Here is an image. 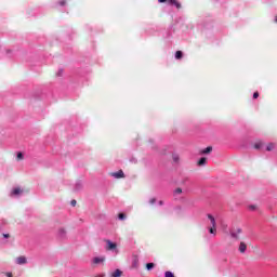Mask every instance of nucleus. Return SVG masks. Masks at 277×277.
<instances>
[{
    "mask_svg": "<svg viewBox=\"0 0 277 277\" xmlns=\"http://www.w3.org/2000/svg\"><path fill=\"white\" fill-rule=\"evenodd\" d=\"M208 220L210 222L208 230L210 235H213L215 237L217 235V222L215 221V216L212 214H208Z\"/></svg>",
    "mask_w": 277,
    "mask_h": 277,
    "instance_id": "nucleus-1",
    "label": "nucleus"
},
{
    "mask_svg": "<svg viewBox=\"0 0 277 277\" xmlns=\"http://www.w3.org/2000/svg\"><path fill=\"white\" fill-rule=\"evenodd\" d=\"M105 250L108 252H115V254H118V245L109 239L105 240Z\"/></svg>",
    "mask_w": 277,
    "mask_h": 277,
    "instance_id": "nucleus-2",
    "label": "nucleus"
},
{
    "mask_svg": "<svg viewBox=\"0 0 277 277\" xmlns=\"http://www.w3.org/2000/svg\"><path fill=\"white\" fill-rule=\"evenodd\" d=\"M25 194V189H23L21 186H16L12 188L10 196L11 198H21Z\"/></svg>",
    "mask_w": 277,
    "mask_h": 277,
    "instance_id": "nucleus-3",
    "label": "nucleus"
},
{
    "mask_svg": "<svg viewBox=\"0 0 277 277\" xmlns=\"http://www.w3.org/2000/svg\"><path fill=\"white\" fill-rule=\"evenodd\" d=\"M242 229L240 227H234L229 230V235L232 239H235L236 241H239V235H241Z\"/></svg>",
    "mask_w": 277,
    "mask_h": 277,
    "instance_id": "nucleus-4",
    "label": "nucleus"
},
{
    "mask_svg": "<svg viewBox=\"0 0 277 277\" xmlns=\"http://www.w3.org/2000/svg\"><path fill=\"white\" fill-rule=\"evenodd\" d=\"M168 1L169 5H175L177 10H181L182 5L179 0H158L159 3H166Z\"/></svg>",
    "mask_w": 277,
    "mask_h": 277,
    "instance_id": "nucleus-5",
    "label": "nucleus"
},
{
    "mask_svg": "<svg viewBox=\"0 0 277 277\" xmlns=\"http://www.w3.org/2000/svg\"><path fill=\"white\" fill-rule=\"evenodd\" d=\"M67 234H68V232L66 230V227H58L57 233H56V235L60 239H66Z\"/></svg>",
    "mask_w": 277,
    "mask_h": 277,
    "instance_id": "nucleus-6",
    "label": "nucleus"
},
{
    "mask_svg": "<svg viewBox=\"0 0 277 277\" xmlns=\"http://www.w3.org/2000/svg\"><path fill=\"white\" fill-rule=\"evenodd\" d=\"M16 265H27V258L25 255H21L15 259Z\"/></svg>",
    "mask_w": 277,
    "mask_h": 277,
    "instance_id": "nucleus-7",
    "label": "nucleus"
},
{
    "mask_svg": "<svg viewBox=\"0 0 277 277\" xmlns=\"http://www.w3.org/2000/svg\"><path fill=\"white\" fill-rule=\"evenodd\" d=\"M110 176H113V179H124V171L119 170L117 172H113L110 173Z\"/></svg>",
    "mask_w": 277,
    "mask_h": 277,
    "instance_id": "nucleus-8",
    "label": "nucleus"
},
{
    "mask_svg": "<svg viewBox=\"0 0 277 277\" xmlns=\"http://www.w3.org/2000/svg\"><path fill=\"white\" fill-rule=\"evenodd\" d=\"M81 189H83V182L79 180L75 183L74 192H81Z\"/></svg>",
    "mask_w": 277,
    "mask_h": 277,
    "instance_id": "nucleus-9",
    "label": "nucleus"
},
{
    "mask_svg": "<svg viewBox=\"0 0 277 277\" xmlns=\"http://www.w3.org/2000/svg\"><path fill=\"white\" fill-rule=\"evenodd\" d=\"M92 263H94V265H101V263H105V256H95L93 258Z\"/></svg>",
    "mask_w": 277,
    "mask_h": 277,
    "instance_id": "nucleus-10",
    "label": "nucleus"
},
{
    "mask_svg": "<svg viewBox=\"0 0 277 277\" xmlns=\"http://www.w3.org/2000/svg\"><path fill=\"white\" fill-rule=\"evenodd\" d=\"M238 250L241 254H246V250H248V245H246V242H240Z\"/></svg>",
    "mask_w": 277,
    "mask_h": 277,
    "instance_id": "nucleus-11",
    "label": "nucleus"
},
{
    "mask_svg": "<svg viewBox=\"0 0 277 277\" xmlns=\"http://www.w3.org/2000/svg\"><path fill=\"white\" fill-rule=\"evenodd\" d=\"M120 276H122V271L118 268L110 274V277H120Z\"/></svg>",
    "mask_w": 277,
    "mask_h": 277,
    "instance_id": "nucleus-12",
    "label": "nucleus"
},
{
    "mask_svg": "<svg viewBox=\"0 0 277 277\" xmlns=\"http://www.w3.org/2000/svg\"><path fill=\"white\" fill-rule=\"evenodd\" d=\"M212 150H213V147L208 146L207 148H205V149L201 151V155H209V153H211Z\"/></svg>",
    "mask_w": 277,
    "mask_h": 277,
    "instance_id": "nucleus-13",
    "label": "nucleus"
},
{
    "mask_svg": "<svg viewBox=\"0 0 277 277\" xmlns=\"http://www.w3.org/2000/svg\"><path fill=\"white\" fill-rule=\"evenodd\" d=\"M181 194H183V189H182V188H176V189L173 192L174 198H176L177 196H181Z\"/></svg>",
    "mask_w": 277,
    "mask_h": 277,
    "instance_id": "nucleus-14",
    "label": "nucleus"
},
{
    "mask_svg": "<svg viewBox=\"0 0 277 277\" xmlns=\"http://www.w3.org/2000/svg\"><path fill=\"white\" fill-rule=\"evenodd\" d=\"M172 159L175 163H179V161H181V157L179 156V154H173Z\"/></svg>",
    "mask_w": 277,
    "mask_h": 277,
    "instance_id": "nucleus-15",
    "label": "nucleus"
},
{
    "mask_svg": "<svg viewBox=\"0 0 277 277\" xmlns=\"http://www.w3.org/2000/svg\"><path fill=\"white\" fill-rule=\"evenodd\" d=\"M254 148H255V150H261V148H263V142L255 143Z\"/></svg>",
    "mask_w": 277,
    "mask_h": 277,
    "instance_id": "nucleus-16",
    "label": "nucleus"
},
{
    "mask_svg": "<svg viewBox=\"0 0 277 277\" xmlns=\"http://www.w3.org/2000/svg\"><path fill=\"white\" fill-rule=\"evenodd\" d=\"M198 166H207V158L202 157L198 161Z\"/></svg>",
    "mask_w": 277,
    "mask_h": 277,
    "instance_id": "nucleus-17",
    "label": "nucleus"
},
{
    "mask_svg": "<svg viewBox=\"0 0 277 277\" xmlns=\"http://www.w3.org/2000/svg\"><path fill=\"white\" fill-rule=\"evenodd\" d=\"M183 57V52L182 51H176L175 52V60H181Z\"/></svg>",
    "mask_w": 277,
    "mask_h": 277,
    "instance_id": "nucleus-18",
    "label": "nucleus"
},
{
    "mask_svg": "<svg viewBox=\"0 0 277 277\" xmlns=\"http://www.w3.org/2000/svg\"><path fill=\"white\" fill-rule=\"evenodd\" d=\"M155 268V263H147L146 264V269L148 271V272H150V269H154Z\"/></svg>",
    "mask_w": 277,
    "mask_h": 277,
    "instance_id": "nucleus-19",
    "label": "nucleus"
},
{
    "mask_svg": "<svg viewBox=\"0 0 277 277\" xmlns=\"http://www.w3.org/2000/svg\"><path fill=\"white\" fill-rule=\"evenodd\" d=\"M274 148H275L274 143H269V144L266 146V150H267L268 153L272 151Z\"/></svg>",
    "mask_w": 277,
    "mask_h": 277,
    "instance_id": "nucleus-20",
    "label": "nucleus"
},
{
    "mask_svg": "<svg viewBox=\"0 0 277 277\" xmlns=\"http://www.w3.org/2000/svg\"><path fill=\"white\" fill-rule=\"evenodd\" d=\"M118 220H121V221L127 220V214H124V213H119V214H118Z\"/></svg>",
    "mask_w": 277,
    "mask_h": 277,
    "instance_id": "nucleus-21",
    "label": "nucleus"
},
{
    "mask_svg": "<svg viewBox=\"0 0 277 277\" xmlns=\"http://www.w3.org/2000/svg\"><path fill=\"white\" fill-rule=\"evenodd\" d=\"M16 159L17 161H23L24 159L23 153H17Z\"/></svg>",
    "mask_w": 277,
    "mask_h": 277,
    "instance_id": "nucleus-22",
    "label": "nucleus"
},
{
    "mask_svg": "<svg viewBox=\"0 0 277 277\" xmlns=\"http://www.w3.org/2000/svg\"><path fill=\"white\" fill-rule=\"evenodd\" d=\"M164 277H175V276H174V273H172V272H170V271H167V272L164 273Z\"/></svg>",
    "mask_w": 277,
    "mask_h": 277,
    "instance_id": "nucleus-23",
    "label": "nucleus"
},
{
    "mask_svg": "<svg viewBox=\"0 0 277 277\" xmlns=\"http://www.w3.org/2000/svg\"><path fill=\"white\" fill-rule=\"evenodd\" d=\"M58 5H61L62 8H64V5H66V0H61V1L58 2Z\"/></svg>",
    "mask_w": 277,
    "mask_h": 277,
    "instance_id": "nucleus-24",
    "label": "nucleus"
},
{
    "mask_svg": "<svg viewBox=\"0 0 277 277\" xmlns=\"http://www.w3.org/2000/svg\"><path fill=\"white\" fill-rule=\"evenodd\" d=\"M249 209H250V211H256V206L251 205V206H249Z\"/></svg>",
    "mask_w": 277,
    "mask_h": 277,
    "instance_id": "nucleus-25",
    "label": "nucleus"
},
{
    "mask_svg": "<svg viewBox=\"0 0 277 277\" xmlns=\"http://www.w3.org/2000/svg\"><path fill=\"white\" fill-rule=\"evenodd\" d=\"M155 202H157V199H156V198L149 199V205H155Z\"/></svg>",
    "mask_w": 277,
    "mask_h": 277,
    "instance_id": "nucleus-26",
    "label": "nucleus"
},
{
    "mask_svg": "<svg viewBox=\"0 0 277 277\" xmlns=\"http://www.w3.org/2000/svg\"><path fill=\"white\" fill-rule=\"evenodd\" d=\"M77 206V200H71V207H76Z\"/></svg>",
    "mask_w": 277,
    "mask_h": 277,
    "instance_id": "nucleus-27",
    "label": "nucleus"
},
{
    "mask_svg": "<svg viewBox=\"0 0 277 277\" xmlns=\"http://www.w3.org/2000/svg\"><path fill=\"white\" fill-rule=\"evenodd\" d=\"M3 238L4 239H9L10 238V234H3Z\"/></svg>",
    "mask_w": 277,
    "mask_h": 277,
    "instance_id": "nucleus-28",
    "label": "nucleus"
},
{
    "mask_svg": "<svg viewBox=\"0 0 277 277\" xmlns=\"http://www.w3.org/2000/svg\"><path fill=\"white\" fill-rule=\"evenodd\" d=\"M259 96V92L253 93V98H256Z\"/></svg>",
    "mask_w": 277,
    "mask_h": 277,
    "instance_id": "nucleus-29",
    "label": "nucleus"
},
{
    "mask_svg": "<svg viewBox=\"0 0 277 277\" xmlns=\"http://www.w3.org/2000/svg\"><path fill=\"white\" fill-rule=\"evenodd\" d=\"M6 277H13L12 273H5Z\"/></svg>",
    "mask_w": 277,
    "mask_h": 277,
    "instance_id": "nucleus-30",
    "label": "nucleus"
},
{
    "mask_svg": "<svg viewBox=\"0 0 277 277\" xmlns=\"http://www.w3.org/2000/svg\"><path fill=\"white\" fill-rule=\"evenodd\" d=\"M159 205H160V207H162V205H163V201H159Z\"/></svg>",
    "mask_w": 277,
    "mask_h": 277,
    "instance_id": "nucleus-31",
    "label": "nucleus"
},
{
    "mask_svg": "<svg viewBox=\"0 0 277 277\" xmlns=\"http://www.w3.org/2000/svg\"><path fill=\"white\" fill-rule=\"evenodd\" d=\"M275 23H277V16L275 17Z\"/></svg>",
    "mask_w": 277,
    "mask_h": 277,
    "instance_id": "nucleus-32",
    "label": "nucleus"
}]
</instances>
